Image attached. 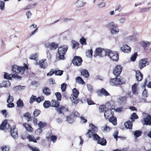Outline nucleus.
Masks as SVG:
<instances>
[{"label":"nucleus","instance_id":"54","mask_svg":"<svg viewBox=\"0 0 151 151\" xmlns=\"http://www.w3.org/2000/svg\"><path fill=\"white\" fill-rule=\"evenodd\" d=\"M41 113L40 110L36 109L33 112V114L35 116L37 117Z\"/></svg>","mask_w":151,"mask_h":151},{"label":"nucleus","instance_id":"13","mask_svg":"<svg viewBox=\"0 0 151 151\" xmlns=\"http://www.w3.org/2000/svg\"><path fill=\"white\" fill-rule=\"evenodd\" d=\"M122 70V68L120 65H117L113 70V73L116 77L119 76Z\"/></svg>","mask_w":151,"mask_h":151},{"label":"nucleus","instance_id":"48","mask_svg":"<svg viewBox=\"0 0 151 151\" xmlns=\"http://www.w3.org/2000/svg\"><path fill=\"white\" fill-rule=\"evenodd\" d=\"M38 57L37 54L36 53L35 54L31 55L29 57V58L32 60H36L37 59V57Z\"/></svg>","mask_w":151,"mask_h":151},{"label":"nucleus","instance_id":"59","mask_svg":"<svg viewBox=\"0 0 151 151\" xmlns=\"http://www.w3.org/2000/svg\"><path fill=\"white\" fill-rule=\"evenodd\" d=\"M150 7L142 8L140 10V12L141 13L145 12L148 11Z\"/></svg>","mask_w":151,"mask_h":151},{"label":"nucleus","instance_id":"61","mask_svg":"<svg viewBox=\"0 0 151 151\" xmlns=\"http://www.w3.org/2000/svg\"><path fill=\"white\" fill-rule=\"evenodd\" d=\"M42 132V128L40 127L39 128L37 129L35 131V132L36 134L39 135Z\"/></svg>","mask_w":151,"mask_h":151},{"label":"nucleus","instance_id":"1","mask_svg":"<svg viewBox=\"0 0 151 151\" xmlns=\"http://www.w3.org/2000/svg\"><path fill=\"white\" fill-rule=\"evenodd\" d=\"M68 46L66 45H63L58 48L57 56L59 60H64V55L68 49Z\"/></svg>","mask_w":151,"mask_h":151},{"label":"nucleus","instance_id":"47","mask_svg":"<svg viewBox=\"0 0 151 151\" xmlns=\"http://www.w3.org/2000/svg\"><path fill=\"white\" fill-rule=\"evenodd\" d=\"M37 99L36 96L35 95H32L30 97L29 100V102L31 104H32L34 101H36Z\"/></svg>","mask_w":151,"mask_h":151},{"label":"nucleus","instance_id":"60","mask_svg":"<svg viewBox=\"0 0 151 151\" xmlns=\"http://www.w3.org/2000/svg\"><path fill=\"white\" fill-rule=\"evenodd\" d=\"M118 132L117 131H115L113 134V136L114 138L116 139V141L117 140L118 137H120L118 136Z\"/></svg>","mask_w":151,"mask_h":151},{"label":"nucleus","instance_id":"64","mask_svg":"<svg viewBox=\"0 0 151 151\" xmlns=\"http://www.w3.org/2000/svg\"><path fill=\"white\" fill-rule=\"evenodd\" d=\"M73 115L75 117H79L80 116L79 114L77 111H73L72 113Z\"/></svg>","mask_w":151,"mask_h":151},{"label":"nucleus","instance_id":"51","mask_svg":"<svg viewBox=\"0 0 151 151\" xmlns=\"http://www.w3.org/2000/svg\"><path fill=\"white\" fill-rule=\"evenodd\" d=\"M137 55V52L135 53L134 54L132 55L130 58V60L131 61H134L136 59V58Z\"/></svg>","mask_w":151,"mask_h":151},{"label":"nucleus","instance_id":"44","mask_svg":"<svg viewBox=\"0 0 151 151\" xmlns=\"http://www.w3.org/2000/svg\"><path fill=\"white\" fill-rule=\"evenodd\" d=\"M44 97L43 96H42L37 98V99H36V102L38 103H40V102L44 101Z\"/></svg>","mask_w":151,"mask_h":151},{"label":"nucleus","instance_id":"12","mask_svg":"<svg viewBox=\"0 0 151 151\" xmlns=\"http://www.w3.org/2000/svg\"><path fill=\"white\" fill-rule=\"evenodd\" d=\"M82 62V58L80 56H76L73 60V63L75 65L79 66L81 65Z\"/></svg>","mask_w":151,"mask_h":151},{"label":"nucleus","instance_id":"45","mask_svg":"<svg viewBox=\"0 0 151 151\" xmlns=\"http://www.w3.org/2000/svg\"><path fill=\"white\" fill-rule=\"evenodd\" d=\"M93 51L91 49L90 50H88L86 52V56L89 58H91L92 56Z\"/></svg>","mask_w":151,"mask_h":151},{"label":"nucleus","instance_id":"10","mask_svg":"<svg viewBox=\"0 0 151 151\" xmlns=\"http://www.w3.org/2000/svg\"><path fill=\"white\" fill-rule=\"evenodd\" d=\"M143 125H151V115L148 114L141 120Z\"/></svg>","mask_w":151,"mask_h":151},{"label":"nucleus","instance_id":"33","mask_svg":"<svg viewBox=\"0 0 151 151\" xmlns=\"http://www.w3.org/2000/svg\"><path fill=\"white\" fill-rule=\"evenodd\" d=\"M25 88V86H21L19 85L14 87L13 88V90L15 91H17L24 89Z\"/></svg>","mask_w":151,"mask_h":151},{"label":"nucleus","instance_id":"43","mask_svg":"<svg viewBox=\"0 0 151 151\" xmlns=\"http://www.w3.org/2000/svg\"><path fill=\"white\" fill-rule=\"evenodd\" d=\"M63 71L62 70H54V74L56 75L60 76L63 73Z\"/></svg>","mask_w":151,"mask_h":151},{"label":"nucleus","instance_id":"57","mask_svg":"<svg viewBox=\"0 0 151 151\" xmlns=\"http://www.w3.org/2000/svg\"><path fill=\"white\" fill-rule=\"evenodd\" d=\"M106 109V106L104 105H101L99 107V109L100 110V112H104L105 109Z\"/></svg>","mask_w":151,"mask_h":151},{"label":"nucleus","instance_id":"21","mask_svg":"<svg viewBox=\"0 0 151 151\" xmlns=\"http://www.w3.org/2000/svg\"><path fill=\"white\" fill-rule=\"evenodd\" d=\"M136 77L137 81H141L143 78V75L139 70H138L136 71Z\"/></svg>","mask_w":151,"mask_h":151},{"label":"nucleus","instance_id":"28","mask_svg":"<svg viewBox=\"0 0 151 151\" xmlns=\"http://www.w3.org/2000/svg\"><path fill=\"white\" fill-rule=\"evenodd\" d=\"M85 4L83 0H78L75 3V5L77 7H81L84 6Z\"/></svg>","mask_w":151,"mask_h":151},{"label":"nucleus","instance_id":"36","mask_svg":"<svg viewBox=\"0 0 151 151\" xmlns=\"http://www.w3.org/2000/svg\"><path fill=\"white\" fill-rule=\"evenodd\" d=\"M72 44V48L74 49H77L78 47L79 44L75 41L73 40L71 42Z\"/></svg>","mask_w":151,"mask_h":151},{"label":"nucleus","instance_id":"27","mask_svg":"<svg viewBox=\"0 0 151 151\" xmlns=\"http://www.w3.org/2000/svg\"><path fill=\"white\" fill-rule=\"evenodd\" d=\"M97 143L102 146H105L106 145L107 142L106 140L104 138H101L97 142Z\"/></svg>","mask_w":151,"mask_h":151},{"label":"nucleus","instance_id":"50","mask_svg":"<svg viewBox=\"0 0 151 151\" xmlns=\"http://www.w3.org/2000/svg\"><path fill=\"white\" fill-rule=\"evenodd\" d=\"M66 118L67 122L69 123H72L74 121L73 118H72L70 116H67Z\"/></svg>","mask_w":151,"mask_h":151},{"label":"nucleus","instance_id":"22","mask_svg":"<svg viewBox=\"0 0 151 151\" xmlns=\"http://www.w3.org/2000/svg\"><path fill=\"white\" fill-rule=\"evenodd\" d=\"M42 93L46 96H49L51 94L50 90L48 88L44 87L42 89Z\"/></svg>","mask_w":151,"mask_h":151},{"label":"nucleus","instance_id":"58","mask_svg":"<svg viewBox=\"0 0 151 151\" xmlns=\"http://www.w3.org/2000/svg\"><path fill=\"white\" fill-rule=\"evenodd\" d=\"M2 151H9V147L6 145H3L1 147Z\"/></svg>","mask_w":151,"mask_h":151},{"label":"nucleus","instance_id":"49","mask_svg":"<svg viewBox=\"0 0 151 151\" xmlns=\"http://www.w3.org/2000/svg\"><path fill=\"white\" fill-rule=\"evenodd\" d=\"M55 95L57 97V101H60L61 100L62 96L61 93L58 92L55 93Z\"/></svg>","mask_w":151,"mask_h":151},{"label":"nucleus","instance_id":"11","mask_svg":"<svg viewBox=\"0 0 151 151\" xmlns=\"http://www.w3.org/2000/svg\"><path fill=\"white\" fill-rule=\"evenodd\" d=\"M45 45L46 48H49L51 50H55L58 47V44L54 42L51 43L46 42L45 43Z\"/></svg>","mask_w":151,"mask_h":151},{"label":"nucleus","instance_id":"18","mask_svg":"<svg viewBox=\"0 0 151 151\" xmlns=\"http://www.w3.org/2000/svg\"><path fill=\"white\" fill-rule=\"evenodd\" d=\"M38 65L41 68L45 69L47 67V64L46 59L40 61Z\"/></svg>","mask_w":151,"mask_h":151},{"label":"nucleus","instance_id":"46","mask_svg":"<svg viewBox=\"0 0 151 151\" xmlns=\"http://www.w3.org/2000/svg\"><path fill=\"white\" fill-rule=\"evenodd\" d=\"M102 130L104 132H109L111 129L110 127L105 125V127H102Z\"/></svg>","mask_w":151,"mask_h":151},{"label":"nucleus","instance_id":"3","mask_svg":"<svg viewBox=\"0 0 151 151\" xmlns=\"http://www.w3.org/2000/svg\"><path fill=\"white\" fill-rule=\"evenodd\" d=\"M111 103L113 104V102L112 101H110L107 104V106L108 107L110 106V108L109 107L108 109L105 110L104 116L106 119H108L110 117H111L114 115L113 112L111 110L114 109V106L113 105H112L111 106H110Z\"/></svg>","mask_w":151,"mask_h":151},{"label":"nucleus","instance_id":"39","mask_svg":"<svg viewBox=\"0 0 151 151\" xmlns=\"http://www.w3.org/2000/svg\"><path fill=\"white\" fill-rule=\"evenodd\" d=\"M27 137L29 139V141H32L35 143L37 142L36 139L35 138V137L33 136L29 135L27 136Z\"/></svg>","mask_w":151,"mask_h":151},{"label":"nucleus","instance_id":"25","mask_svg":"<svg viewBox=\"0 0 151 151\" xmlns=\"http://www.w3.org/2000/svg\"><path fill=\"white\" fill-rule=\"evenodd\" d=\"M108 119L110 122L111 123L114 125L117 124V119L114 115L111 117L109 118Z\"/></svg>","mask_w":151,"mask_h":151},{"label":"nucleus","instance_id":"41","mask_svg":"<svg viewBox=\"0 0 151 151\" xmlns=\"http://www.w3.org/2000/svg\"><path fill=\"white\" fill-rule=\"evenodd\" d=\"M142 134V132L140 130H136L134 132V135L136 138H138Z\"/></svg>","mask_w":151,"mask_h":151},{"label":"nucleus","instance_id":"55","mask_svg":"<svg viewBox=\"0 0 151 151\" xmlns=\"http://www.w3.org/2000/svg\"><path fill=\"white\" fill-rule=\"evenodd\" d=\"M67 86V84L64 83L61 84V88L62 91L64 92Z\"/></svg>","mask_w":151,"mask_h":151},{"label":"nucleus","instance_id":"30","mask_svg":"<svg viewBox=\"0 0 151 151\" xmlns=\"http://www.w3.org/2000/svg\"><path fill=\"white\" fill-rule=\"evenodd\" d=\"M127 98V96H126L120 97L119 98V102L121 104H125L126 103Z\"/></svg>","mask_w":151,"mask_h":151},{"label":"nucleus","instance_id":"19","mask_svg":"<svg viewBox=\"0 0 151 151\" xmlns=\"http://www.w3.org/2000/svg\"><path fill=\"white\" fill-rule=\"evenodd\" d=\"M121 49L124 53H128L131 51V48L128 45H125L121 47Z\"/></svg>","mask_w":151,"mask_h":151},{"label":"nucleus","instance_id":"42","mask_svg":"<svg viewBox=\"0 0 151 151\" xmlns=\"http://www.w3.org/2000/svg\"><path fill=\"white\" fill-rule=\"evenodd\" d=\"M17 106L18 107L22 108L24 106V104L21 99H19L17 102Z\"/></svg>","mask_w":151,"mask_h":151},{"label":"nucleus","instance_id":"8","mask_svg":"<svg viewBox=\"0 0 151 151\" xmlns=\"http://www.w3.org/2000/svg\"><path fill=\"white\" fill-rule=\"evenodd\" d=\"M108 27L111 29V32L112 34H117L119 31V29L117 28L118 25L115 24L113 22H111L108 24Z\"/></svg>","mask_w":151,"mask_h":151},{"label":"nucleus","instance_id":"63","mask_svg":"<svg viewBox=\"0 0 151 151\" xmlns=\"http://www.w3.org/2000/svg\"><path fill=\"white\" fill-rule=\"evenodd\" d=\"M38 125L40 127L42 128L46 125V124L45 123H42L41 122H40Z\"/></svg>","mask_w":151,"mask_h":151},{"label":"nucleus","instance_id":"24","mask_svg":"<svg viewBox=\"0 0 151 151\" xmlns=\"http://www.w3.org/2000/svg\"><path fill=\"white\" fill-rule=\"evenodd\" d=\"M23 125L27 131L32 132L33 131V128L30 125L24 123L23 124Z\"/></svg>","mask_w":151,"mask_h":151},{"label":"nucleus","instance_id":"14","mask_svg":"<svg viewBox=\"0 0 151 151\" xmlns=\"http://www.w3.org/2000/svg\"><path fill=\"white\" fill-rule=\"evenodd\" d=\"M56 109L59 114H64V113L68 111V107L66 106H60L56 108Z\"/></svg>","mask_w":151,"mask_h":151},{"label":"nucleus","instance_id":"26","mask_svg":"<svg viewBox=\"0 0 151 151\" xmlns=\"http://www.w3.org/2000/svg\"><path fill=\"white\" fill-rule=\"evenodd\" d=\"M132 122L128 120L124 124V125L127 129H131L132 128L133 123Z\"/></svg>","mask_w":151,"mask_h":151},{"label":"nucleus","instance_id":"52","mask_svg":"<svg viewBox=\"0 0 151 151\" xmlns=\"http://www.w3.org/2000/svg\"><path fill=\"white\" fill-rule=\"evenodd\" d=\"M80 42L81 44L82 45H86L87 44L86 40L84 37H82L80 39Z\"/></svg>","mask_w":151,"mask_h":151},{"label":"nucleus","instance_id":"37","mask_svg":"<svg viewBox=\"0 0 151 151\" xmlns=\"http://www.w3.org/2000/svg\"><path fill=\"white\" fill-rule=\"evenodd\" d=\"M100 92L105 96H107L110 95V94L105 89L103 88L101 89Z\"/></svg>","mask_w":151,"mask_h":151},{"label":"nucleus","instance_id":"20","mask_svg":"<svg viewBox=\"0 0 151 151\" xmlns=\"http://www.w3.org/2000/svg\"><path fill=\"white\" fill-rule=\"evenodd\" d=\"M137 84L135 83L133 85L132 87V90L133 94L137 95L139 93L137 87Z\"/></svg>","mask_w":151,"mask_h":151},{"label":"nucleus","instance_id":"40","mask_svg":"<svg viewBox=\"0 0 151 151\" xmlns=\"http://www.w3.org/2000/svg\"><path fill=\"white\" fill-rule=\"evenodd\" d=\"M4 78L6 79L11 80L12 79V75H9V74L7 73H4Z\"/></svg>","mask_w":151,"mask_h":151},{"label":"nucleus","instance_id":"38","mask_svg":"<svg viewBox=\"0 0 151 151\" xmlns=\"http://www.w3.org/2000/svg\"><path fill=\"white\" fill-rule=\"evenodd\" d=\"M138 118V116L135 113H133L130 116V119L132 121V122H134L135 119H137Z\"/></svg>","mask_w":151,"mask_h":151},{"label":"nucleus","instance_id":"7","mask_svg":"<svg viewBox=\"0 0 151 151\" xmlns=\"http://www.w3.org/2000/svg\"><path fill=\"white\" fill-rule=\"evenodd\" d=\"M90 129H88L86 134L88 135V138H91L93 134L96 133L98 132V128L93 123H90L89 124Z\"/></svg>","mask_w":151,"mask_h":151},{"label":"nucleus","instance_id":"4","mask_svg":"<svg viewBox=\"0 0 151 151\" xmlns=\"http://www.w3.org/2000/svg\"><path fill=\"white\" fill-rule=\"evenodd\" d=\"M25 65L24 67H19L17 66V65H13L12 67V70L13 72L15 74H17L21 72L22 73H23L24 71L25 70L26 68L28 69V67L25 63H24Z\"/></svg>","mask_w":151,"mask_h":151},{"label":"nucleus","instance_id":"5","mask_svg":"<svg viewBox=\"0 0 151 151\" xmlns=\"http://www.w3.org/2000/svg\"><path fill=\"white\" fill-rule=\"evenodd\" d=\"M107 54L106 56H109L112 60L114 61H117L119 59V55L117 52H112L110 50H107Z\"/></svg>","mask_w":151,"mask_h":151},{"label":"nucleus","instance_id":"56","mask_svg":"<svg viewBox=\"0 0 151 151\" xmlns=\"http://www.w3.org/2000/svg\"><path fill=\"white\" fill-rule=\"evenodd\" d=\"M14 101L13 97L9 95L8 97V98L7 99V103H9L13 101Z\"/></svg>","mask_w":151,"mask_h":151},{"label":"nucleus","instance_id":"2","mask_svg":"<svg viewBox=\"0 0 151 151\" xmlns=\"http://www.w3.org/2000/svg\"><path fill=\"white\" fill-rule=\"evenodd\" d=\"M73 94H71L70 97V99L73 103V105H76L78 102V99L79 94V92L76 88H74L73 90Z\"/></svg>","mask_w":151,"mask_h":151},{"label":"nucleus","instance_id":"16","mask_svg":"<svg viewBox=\"0 0 151 151\" xmlns=\"http://www.w3.org/2000/svg\"><path fill=\"white\" fill-rule=\"evenodd\" d=\"M11 126L8 124L7 121L6 120H4L0 125V129L4 130V129L10 130Z\"/></svg>","mask_w":151,"mask_h":151},{"label":"nucleus","instance_id":"9","mask_svg":"<svg viewBox=\"0 0 151 151\" xmlns=\"http://www.w3.org/2000/svg\"><path fill=\"white\" fill-rule=\"evenodd\" d=\"M108 49L104 50L100 48H97L96 50L95 54L94 55V57L98 56L101 57L106 56L107 54V50Z\"/></svg>","mask_w":151,"mask_h":151},{"label":"nucleus","instance_id":"34","mask_svg":"<svg viewBox=\"0 0 151 151\" xmlns=\"http://www.w3.org/2000/svg\"><path fill=\"white\" fill-rule=\"evenodd\" d=\"M43 106L45 108H48L51 106V103L49 101H45L43 104Z\"/></svg>","mask_w":151,"mask_h":151},{"label":"nucleus","instance_id":"32","mask_svg":"<svg viewBox=\"0 0 151 151\" xmlns=\"http://www.w3.org/2000/svg\"><path fill=\"white\" fill-rule=\"evenodd\" d=\"M51 104L53 107H55L56 108L59 107L60 105V103L58 101L53 100L51 101Z\"/></svg>","mask_w":151,"mask_h":151},{"label":"nucleus","instance_id":"15","mask_svg":"<svg viewBox=\"0 0 151 151\" xmlns=\"http://www.w3.org/2000/svg\"><path fill=\"white\" fill-rule=\"evenodd\" d=\"M10 132L11 135L14 139H16L17 138L18 135L17 130L15 126H13L12 128L11 127Z\"/></svg>","mask_w":151,"mask_h":151},{"label":"nucleus","instance_id":"23","mask_svg":"<svg viewBox=\"0 0 151 151\" xmlns=\"http://www.w3.org/2000/svg\"><path fill=\"white\" fill-rule=\"evenodd\" d=\"M10 85V82L9 81H5L0 84V88H2L3 87H9Z\"/></svg>","mask_w":151,"mask_h":151},{"label":"nucleus","instance_id":"53","mask_svg":"<svg viewBox=\"0 0 151 151\" xmlns=\"http://www.w3.org/2000/svg\"><path fill=\"white\" fill-rule=\"evenodd\" d=\"M150 43L149 42L147 41H145L142 43V46L145 49H146V48L149 46L150 45Z\"/></svg>","mask_w":151,"mask_h":151},{"label":"nucleus","instance_id":"6","mask_svg":"<svg viewBox=\"0 0 151 151\" xmlns=\"http://www.w3.org/2000/svg\"><path fill=\"white\" fill-rule=\"evenodd\" d=\"M126 82L125 79L122 78H114L111 79L110 81V83L112 86H118L124 84Z\"/></svg>","mask_w":151,"mask_h":151},{"label":"nucleus","instance_id":"17","mask_svg":"<svg viewBox=\"0 0 151 151\" xmlns=\"http://www.w3.org/2000/svg\"><path fill=\"white\" fill-rule=\"evenodd\" d=\"M148 60L147 58H144L141 60L139 62V67L140 69H142V68L145 67L146 65L148 64Z\"/></svg>","mask_w":151,"mask_h":151},{"label":"nucleus","instance_id":"29","mask_svg":"<svg viewBox=\"0 0 151 151\" xmlns=\"http://www.w3.org/2000/svg\"><path fill=\"white\" fill-rule=\"evenodd\" d=\"M81 75L86 78H88L89 76V73L87 70L85 69L82 70L81 72Z\"/></svg>","mask_w":151,"mask_h":151},{"label":"nucleus","instance_id":"35","mask_svg":"<svg viewBox=\"0 0 151 151\" xmlns=\"http://www.w3.org/2000/svg\"><path fill=\"white\" fill-rule=\"evenodd\" d=\"M92 137H93V139L97 142L100 139V137L96 133L93 134L92 135Z\"/></svg>","mask_w":151,"mask_h":151},{"label":"nucleus","instance_id":"31","mask_svg":"<svg viewBox=\"0 0 151 151\" xmlns=\"http://www.w3.org/2000/svg\"><path fill=\"white\" fill-rule=\"evenodd\" d=\"M76 82L78 83L83 85L85 83V82L82 78L79 76L77 77L76 79Z\"/></svg>","mask_w":151,"mask_h":151},{"label":"nucleus","instance_id":"62","mask_svg":"<svg viewBox=\"0 0 151 151\" xmlns=\"http://www.w3.org/2000/svg\"><path fill=\"white\" fill-rule=\"evenodd\" d=\"M87 101L89 105H91L92 104H94L95 103L90 98H88L87 99Z\"/></svg>","mask_w":151,"mask_h":151}]
</instances>
